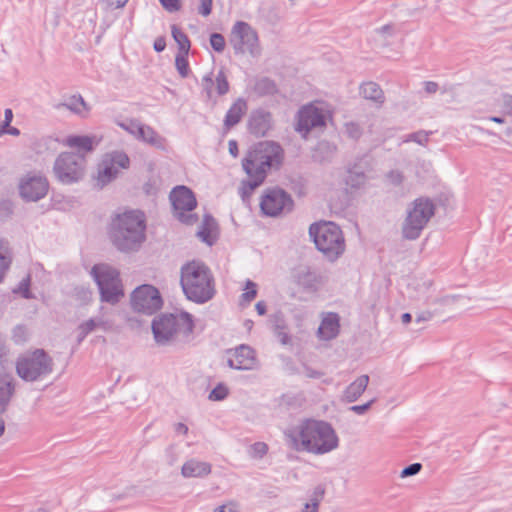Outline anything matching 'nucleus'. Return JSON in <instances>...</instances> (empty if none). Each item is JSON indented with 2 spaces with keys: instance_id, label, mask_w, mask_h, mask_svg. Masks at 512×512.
I'll return each mask as SVG.
<instances>
[{
  "instance_id": "63",
  "label": "nucleus",
  "mask_w": 512,
  "mask_h": 512,
  "mask_svg": "<svg viewBox=\"0 0 512 512\" xmlns=\"http://www.w3.org/2000/svg\"><path fill=\"white\" fill-rule=\"evenodd\" d=\"M4 122H3V126L2 128H7L9 127L11 121H12V118H13V113H12V110L11 109H6L5 110V113H4Z\"/></svg>"
},
{
  "instance_id": "20",
  "label": "nucleus",
  "mask_w": 512,
  "mask_h": 512,
  "mask_svg": "<svg viewBox=\"0 0 512 512\" xmlns=\"http://www.w3.org/2000/svg\"><path fill=\"white\" fill-rule=\"evenodd\" d=\"M294 281L303 289L317 291L324 283L325 277L308 266H299L293 272Z\"/></svg>"
},
{
  "instance_id": "17",
  "label": "nucleus",
  "mask_w": 512,
  "mask_h": 512,
  "mask_svg": "<svg viewBox=\"0 0 512 512\" xmlns=\"http://www.w3.org/2000/svg\"><path fill=\"white\" fill-rule=\"evenodd\" d=\"M49 184L45 177L27 174L19 182L20 196L26 201L36 202L46 196Z\"/></svg>"
},
{
  "instance_id": "64",
  "label": "nucleus",
  "mask_w": 512,
  "mask_h": 512,
  "mask_svg": "<svg viewBox=\"0 0 512 512\" xmlns=\"http://www.w3.org/2000/svg\"><path fill=\"white\" fill-rule=\"evenodd\" d=\"M228 149H229V153L233 156V157H237L238 155V144L235 140H230L228 142Z\"/></svg>"
},
{
  "instance_id": "46",
  "label": "nucleus",
  "mask_w": 512,
  "mask_h": 512,
  "mask_svg": "<svg viewBox=\"0 0 512 512\" xmlns=\"http://www.w3.org/2000/svg\"><path fill=\"white\" fill-rule=\"evenodd\" d=\"M30 287V276L27 275L25 278H23L17 288L13 290L14 293H21L23 298L25 299H31L33 296L29 290Z\"/></svg>"
},
{
  "instance_id": "55",
  "label": "nucleus",
  "mask_w": 512,
  "mask_h": 512,
  "mask_svg": "<svg viewBox=\"0 0 512 512\" xmlns=\"http://www.w3.org/2000/svg\"><path fill=\"white\" fill-rule=\"evenodd\" d=\"M161 5L168 12H177L181 9L180 0H159Z\"/></svg>"
},
{
  "instance_id": "39",
  "label": "nucleus",
  "mask_w": 512,
  "mask_h": 512,
  "mask_svg": "<svg viewBox=\"0 0 512 512\" xmlns=\"http://www.w3.org/2000/svg\"><path fill=\"white\" fill-rule=\"evenodd\" d=\"M257 295V284L251 280H247L245 284V292L241 295L240 304H249Z\"/></svg>"
},
{
  "instance_id": "21",
  "label": "nucleus",
  "mask_w": 512,
  "mask_h": 512,
  "mask_svg": "<svg viewBox=\"0 0 512 512\" xmlns=\"http://www.w3.org/2000/svg\"><path fill=\"white\" fill-rule=\"evenodd\" d=\"M272 126L270 112L263 109L252 111L248 121L249 131L257 137L264 136Z\"/></svg>"
},
{
  "instance_id": "36",
  "label": "nucleus",
  "mask_w": 512,
  "mask_h": 512,
  "mask_svg": "<svg viewBox=\"0 0 512 512\" xmlns=\"http://www.w3.org/2000/svg\"><path fill=\"white\" fill-rule=\"evenodd\" d=\"M171 29L172 37L178 44L179 52H184V54H188L190 50V41L187 35L176 25H173Z\"/></svg>"
},
{
  "instance_id": "58",
  "label": "nucleus",
  "mask_w": 512,
  "mask_h": 512,
  "mask_svg": "<svg viewBox=\"0 0 512 512\" xmlns=\"http://www.w3.org/2000/svg\"><path fill=\"white\" fill-rule=\"evenodd\" d=\"M213 85H214V80H213V78L211 77V74L205 75V76L202 78V87H203V89L205 90V92H206V94H207V97H208V98H211V97H212V88H213Z\"/></svg>"
},
{
  "instance_id": "59",
  "label": "nucleus",
  "mask_w": 512,
  "mask_h": 512,
  "mask_svg": "<svg viewBox=\"0 0 512 512\" xmlns=\"http://www.w3.org/2000/svg\"><path fill=\"white\" fill-rule=\"evenodd\" d=\"M128 0H105L108 8L120 9L127 4Z\"/></svg>"
},
{
  "instance_id": "2",
  "label": "nucleus",
  "mask_w": 512,
  "mask_h": 512,
  "mask_svg": "<svg viewBox=\"0 0 512 512\" xmlns=\"http://www.w3.org/2000/svg\"><path fill=\"white\" fill-rule=\"evenodd\" d=\"M283 159V150L275 142H260L250 149L242 160V168L249 177L243 180L239 194L243 202H248L250 196L265 180L272 168H278Z\"/></svg>"
},
{
  "instance_id": "53",
  "label": "nucleus",
  "mask_w": 512,
  "mask_h": 512,
  "mask_svg": "<svg viewBox=\"0 0 512 512\" xmlns=\"http://www.w3.org/2000/svg\"><path fill=\"white\" fill-rule=\"evenodd\" d=\"M422 469V465L420 463H413V464H410L409 466L405 467L401 473H400V477L401 478H406V477H409V476H413V475H416L418 474Z\"/></svg>"
},
{
  "instance_id": "9",
  "label": "nucleus",
  "mask_w": 512,
  "mask_h": 512,
  "mask_svg": "<svg viewBox=\"0 0 512 512\" xmlns=\"http://www.w3.org/2000/svg\"><path fill=\"white\" fill-rule=\"evenodd\" d=\"M84 153L62 152L53 164V175L60 183L71 185L81 181L86 174Z\"/></svg>"
},
{
  "instance_id": "50",
  "label": "nucleus",
  "mask_w": 512,
  "mask_h": 512,
  "mask_svg": "<svg viewBox=\"0 0 512 512\" xmlns=\"http://www.w3.org/2000/svg\"><path fill=\"white\" fill-rule=\"evenodd\" d=\"M429 133L425 131H418L412 134H409L404 142H416L419 145H425L428 141Z\"/></svg>"
},
{
  "instance_id": "28",
  "label": "nucleus",
  "mask_w": 512,
  "mask_h": 512,
  "mask_svg": "<svg viewBox=\"0 0 512 512\" xmlns=\"http://www.w3.org/2000/svg\"><path fill=\"white\" fill-rule=\"evenodd\" d=\"M65 145L71 148H76L77 151L75 153H84V157L86 158V154L91 152L94 148V145L98 143L95 137L90 136H69L65 139Z\"/></svg>"
},
{
  "instance_id": "7",
  "label": "nucleus",
  "mask_w": 512,
  "mask_h": 512,
  "mask_svg": "<svg viewBox=\"0 0 512 512\" xmlns=\"http://www.w3.org/2000/svg\"><path fill=\"white\" fill-rule=\"evenodd\" d=\"M52 357L43 349H35L18 357L16 361L17 375L27 382L40 381L53 371Z\"/></svg>"
},
{
  "instance_id": "31",
  "label": "nucleus",
  "mask_w": 512,
  "mask_h": 512,
  "mask_svg": "<svg viewBox=\"0 0 512 512\" xmlns=\"http://www.w3.org/2000/svg\"><path fill=\"white\" fill-rule=\"evenodd\" d=\"M337 151L335 144L328 141H320L313 151V159L317 162L324 163L332 160Z\"/></svg>"
},
{
  "instance_id": "38",
  "label": "nucleus",
  "mask_w": 512,
  "mask_h": 512,
  "mask_svg": "<svg viewBox=\"0 0 512 512\" xmlns=\"http://www.w3.org/2000/svg\"><path fill=\"white\" fill-rule=\"evenodd\" d=\"M432 286V280L427 277H414L409 287L418 294L425 293Z\"/></svg>"
},
{
  "instance_id": "56",
  "label": "nucleus",
  "mask_w": 512,
  "mask_h": 512,
  "mask_svg": "<svg viewBox=\"0 0 512 512\" xmlns=\"http://www.w3.org/2000/svg\"><path fill=\"white\" fill-rule=\"evenodd\" d=\"M212 3V0H200V4L197 9L198 13L203 17L209 16L212 11Z\"/></svg>"
},
{
  "instance_id": "51",
  "label": "nucleus",
  "mask_w": 512,
  "mask_h": 512,
  "mask_svg": "<svg viewBox=\"0 0 512 512\" xmlns=\"http://www.w3.org/2000/svg\"><path fill=\"white\" fill-rule=\"evenodd\" d=\"M365 182V175L364 173L360 172H354L349 171V175L347 177V183L350 184L353 187H357L362 185Z\"/></svg>"
},
{
  "instance_id": "4",
  "label": "nucleus",
  "mask_w": 512,
  "mask_h": 512,
  "mask_svg": "<svg viewBox=\"0 0 512 512\" xmlns=\"http://www.w3.org/2000/svg\"><path fill=\"white\" fill-rule=\"evenodd\" d=\"M180 284L186 297L196 303L207 302L215 293L213 276L200 261H191L182 266Z\"/></svg>"
},
{
  "instance_id": "18",
  "label": "nucleus",
  "mask_w": 512,
  "mask_h": 512,
  "mask_svg": "<svg viewBox=\"0 0 512 512\" xmlns=\"http://www.w3.org/2000/svg\"><path fill=\"white\" fill-rule=\"evenodd\" d=\"M227 364L236 370H252L257 365L255 351L248 345L242 344L226 352Z\"/></svg>"
},
{
  "instance_id": "43",
  "label": "nucleus",
  "mask_w": 512,
  "mask_h": 512,
  "mask_svg": "<svg viewBox=\"0 0 512 512\" xmlns=\"http://www.w3.org/2000/svg\"><path fill=\"white\" fill-rule=\"evenodd\" d=\"M344 133L347 135V137L357 140L362 135V128L357 122H346L344 124Z\"/></svg>"
},
{
  "instance_id": "37",
  "label": "nucleus",
  "mask_w": 512,
  "mask_h": 512,
  "mask_svg": "<svg viewBox=\"0 0 512 512\" xmlns=\"http://www.w3.org/2000/svg\"><path fill=\"white\" fill-rule=\"evenodd\" d=\"M273 327L274 333L278 337L281 344L287 345L290 342V337L287 333V326L285 324V321L280 315L275 316Z\"/></svg>"
},
{
  "instance_id": "61",
  "label": "nucleus",
  "mask_w": 512,
  "mask_h": 512,
  "mask_svg": "<svg viewBox=\"0 0 512 512\" xmlns=\"http://www.w3.org/2000/svg\"><path fill=\"white\" fill-rule=\"evenodd\" d=\"M424 89L428 94L436 93L438 90V84L433 81H427L425 82Z\"/></svg>"
},
{
  "instance_id": "35",
  "label": "nucleus",
  "mask_w": 512,
  "mask_h": 512,
  "mask_svg": "<svg viewBox=\"0 0 512 512\" xmlns=\"http://www.w3.org/2000/svg\"><path fill=\"white\" fill-rule=\"evenodd\" d=\"M11 251L8 242L0 240V282L11 264Z\"/></svg>"
},
{
  "instance_id": "22",
  "label": "nucleus",
  "mask_w": 512,
  "mask_h": 512,
  "mask_svg": "<svg viewBox=\"0 0 512 512\" xmlns=\"http://www.w3.org/2000/svg\"><path fill=\"white\" fill-rule=\"evenodd\" d=\"M340 330V317L337 313L328 312L322 314V320L317 331L321 340H332L336 338Z\"/></svg>"
},
{
  "instance_id": "41",
  "label": "nucleus",
  "mask_w": 512,
  "mask_h": 512,
  "mask_svg": "<svg viewBox=\"0 0 512 512\" xmlns=\"http://www.w3.org/2000/svg\"><path fill=\"white\" fill-rule=\"evenodd\" d=\"M187 56L188 54H184V52H178L175 57L176 69L183 78L187 77L189 73Z\"/></svg>"
},
{
  "instance_id": "32",
  "label": "nucleus",
  "mask_w": 512,
  "mask_h": 512,
  "mask_svg": "<svg viewBox=\"0 0 512 512\" xmlns=\"http://www.w3.org/2000/svg\"><path fill=\"white\" fill-rule=\"evenodd\" d=\"M325 490L321 486L316 487L305 499L301 512H319V506L324 498Z\"/></svg>"
},
{
  "instance_id": "15",
  "label": "nucleus",
  "mask_w": 512,
  "mask_h": 512,
  "mask_svg": "<svg viewBox=\"0 0 512 512\" xmlns=\"http://www.w3.org/2000/svg\"><path fill=\"white\" fill-rule=\"evenodd\" d=\"M131 304L137 312L153 314L161 308L162 298L154 286L145 284L133 291Z\"/></svg>"
},
{
  "instance_id": "1",
  "label": "nucleus",
  "mask_w": 512,
  "mask_h": 512,
  "mask_svg": "<svg viewBox=\"0 0 512 512\" xmlns=\"http://www.w3.org/2000/svg\"><path fill=\"white\" fill-rule=\"evenodd\" d=\"M287 445L297 452L323 455L339 445L333 427L324 421L305 420L284 433Z\"/></svg>"
},
{
  "instance_id": "42",
  "label": "nucleus",
  "mask_w": 512,
  "mask_h": 512,
  "mask_svg": "<svg viewBox=\"0 0 512 512\" xmlns=\"http://www.w3.org/2000/svg\"><path fill=\"white\" fill-rule=\"evenodd\" d=\"M218 95H225L229 91V83L223 70H219L214 80Z\"/></svg>"
},
{
  "instance_id": "57",
  "label": "nucleus",
  "mask_w": 512,
  "mask_h": 512,
  "mask_svg": "<svg viewBox=\"0 0 512 512\" xmlns=\"http://www.w3.org/2000/svg\"><path fill=\"white\" fill-rule=\"evenodd\" d=\"M375 401H376V399L373 398V399H371L370 401H368L365 404L351 406L349 408V410L354 412V413H356V414H358V415H363V414H365L370 409V407L372 406V404Z\"/></svg>"
},
{
  "instance_id": "3",
  "label": "nucleus",
  "mask_w": 512,
  "mask_h": 512,
  "mask_svg": "<svg viewBox=\"0 0 512 512\" xmlns=\"http://www.w3.org/2000/svg\"><path fill=\"white\" fill-rule=\"evenodd\" d=\"M146 218L139 210H127L111 221L109 237L114 247L124 253L136 252L146 240Z\"/></svg>"
},
{
  "instance_id": "27",
  "label": "nucleus",
  "mask_w": 512,
  "mask_h": 512,
  "mask_svg": "<svg viewBox=\"0 0 512 512\" xmlns=\"http://www.w3.org/2000/svg\"><path fill=\"white\" fill-rule=\"evenodd\" d=\"M247 111V103L243 98H238L226 113L224 126L227 130L238 124Z\"/></svg>"
},
{
  "instance_id": "19",
  "label": "nucleus",
  "mask_w": 512,
  "mask_h": 512,
  "mask_svg": "<svg viewBox=\"0 0 512 512\" xmlns=\"http://www.w3.org/2000/svg\"><path fill=\"white\" fill-rule=\"evenodd\" d=\"M113 323L110 321L105 313L103 312V308L98 315L93 316L87 320L82 321L76 328L77 344L82 343V341L86 338L87 335L96 331L107 332L112 329Z\"/></svg>"
},
{
  "instance_id": "16",
  "label": "nucleus",
  "mask_w": 512,
  "mask_h": 512,
  "mask_svg": "<svg viewBox=\"0 0 512 512\" xmlns=\"http://www.w3.org/2000/svg\"><path fill=\"white\" fill-rule=\"evenodd\" d=\"M292 205L293 201L290 195L280 188L265 190L260 202L262 212L271 217L278 216L284 211H290Z\"/></svg>"
},
{
  "instance_id": "24",
  "label": "nucleus",
  "mask_w": 512,
  "mask_h": 512,
  "mask_svg": "<svg viewBox=\"0 0 512 512\" xmlns=\"http://www.w3.org/2000/svg\"><path fill=\"white\" fill-rule=\"evenodd\" d=\"M369 380L370 378L367 374L358 376L345 388L342 393L341 400L346 403H353L357 401L367 389Z\"/></svg>"
},
{
  "instance_id": "14",
  "label": "nucleus",
  "mask_w": 512,
  "mask_h": 512,
  "mask_svg": "<svg viewBox=\"0 0 512 512\" xmlns=\"http://www.w3.org/2000/svg\"><path fill=\"white\" fill-rule=\"evenodd\" d=\"M129 163V157L123 152L106 154L97 167L96 185L103 188L118 176L121 169H127Z\"/></svg>"
},
{
  "instance_id": "26",
  "label": "nucleus",
  "mask_w": 512,
  "mask_h": 512,
  "mask_svg": "<svg viewBox=\"0 0 512 512\" xmlns=\"http://www.w3.org/2000/svg\"><path fill=\"white\" fill-rule=\"evenodd\" d=\"M137 131L136 139L141 140L158 149L165 148V139L161 137L152 127L141 123Z\"/></svg>"
},
{
  "instance_id": "52",
  "label": "nucleus",
  "mask_w": 512,
  "mask_h": 512,
  "mask_svg": "<svg viewBox=\"0 0 512 512\" xmlns=\"http://www.w3.org/2000/svg\"><path fill=\"white\" fill-rule=\"evenodd\" d=\"M212 512H239L238 504L235 501H227L216 506Z\"/></svg>"
},
{
  "instance_id": "12",
  "label": "nucleus",
  "mask_w": 512,
  "mask_h": 512,
  "mask_svg": "<svg viewBox=\"0 0 512 512\" xmlns=\"http://www.w3.org/2000/svg\"><path fill=\"white\" fill-rule=\"evenodd\" d=\"M230 44L236 54H249L252 57H259L261 47L256 30L247 22L237 21L230 34Z\"/></svg>"
},
{
  "instance_id": "8",
  "label": "nucleus",
  "mask_w": 512,
  "mask_h": 512,
  "mask_svg": "<svg viewBox=\"0 0 512 512\" xmlns=\"http://www.w3.org/2000/svg\"><path fill=\"white\" fill-rule=\"evenodd\" d=\"M435 205L425 197L415 199L407 208L406 217L402 223V235L407 240L417 239L430 219L435 214Z\"/></svg>"
},
{
  "instance_id": "34",
  "label": "nucleus",
  "mask_w": 512,
  "mask_h": 512,
  "mask_svg": "<svg viewBox=\"0 0 512 512\" xmlns=\"http://www.w3.org/2000/svg\"><path fill=\"white\" fill-rule=\"evenodd\" d=\"M61 106L80 116H86L88 113L87 104L80 95L68 97Z\"/></svg>"
},
{
  "instance_id": "5",
  "label": "nucleus",
  "mask_w": 512,
  "mask_h": 512,
  "mask_svg": "<svg viewBox=\"0 0 512 512\" xmlns=\"http://www.w3.org/2000/svg\"><path fill=\"white\" fill-rule=\"evenodd\" d=\"M193 330V321L188 313L162 314L152 322V332L158 345H169L187 338Z\"/></svg>"
},
{
  "instance_id": "23",
  "label": "nucleus",
  "mask_w": 512,
  "mask_h": 512,
  "mask_svg": "<svg viewBox=\"0 0 512 512\" xmlns=\"http://www.w3.org/2000/svg\"><path fill=\"white\" fill-rule=\"evenodd\" d=\"M212 465L209 462L191 458L185 461L181 467V475L184 478H204L211 474Z\"/></svg>"
},
{
  "instance_id": "40",
  "label": "nucleus",
  "mask_w": 512,
  "mask_h": 512,
  "mask_svg": "<svg viewBox=\"0 0 512 512\" xmlns=\"http://www.w3.org/2000/svg\"><path fill=\"white\" fill-rule=\"evenodd\" d=\"M268 452V445L264 442H256L248 449V454L253 459H261Z\"/></svg>"
},
{
  "instance_id": "44",
  "label": "nucleus",
  "mask_w": 512,
  "mask_h": 512,
  "mask_svg": "<svg viewBox=\"0 0 512 512\" xmlns=\"http://www.w3.org/2000/svg\"><path fill=\"white\" fill-rule=\"evenodd\" d=\"M385 181L388 185L400 187L404 182V175L399 170H391L385 175Z\"/></svg>"
},
{
  "instance_id": "48",
  "label": "nucleus",
  "mask_w": 512,
  "mask_h": 512,
  "mask_svg": "<svg viewBox=\"0 0 512 512\" xmlns=\"http://www.w3.org/2000/svg\"><path fill=\"white\" fill-rule=\"evenodd\" d=\"M210 45L216 52H223L225 49V39L219 33H213L210 36Z\"/></svg>"
},
{
  "instance_id": "33",
  "label": "nucleus",
  "mask_w": 512,
  "mask_h": 512,
  "mask_svg": "<svg viewBox=\"0 0 512 512\" xmlns=\"http://www.w3.org/2000/svg\"><path fill=\"white\" fill-rule=\"evenodd\" d=\"M14 390L15 386L12 380L0 378V415L6 411Z\"/></svg>"
},
{
  "instance_id": "10",
  "label": "nucleus",
  "mask_w": 512,
  "mask_h": 512,
  "mask_svg": "<svg viewBox=\"0 0 512 512\" xmlns=\"http://www.w3.org/2000/svg\"><path fill=\"white\" fill-rule=\"evenodd\" d=\"M332 118L331 106L322 101L311 102L301 107L297 114L296 131L304 138L313 129H323Z\"/></svg>"
},
{
  "instance_id": "6",
  "label": "nucleus",
  "mask_w": 512,
  "mask_h": 512,
  "mask_svg": "<svg viewBox=\"0 0 512 512\" xmlns=\"http://www.w3.org/2000/svg\"><path fill=\"white\" fill-rule=\"evenodd\" d=\"M309 234L319 251L329 260L334 261L345 250V241L342 231L338 225L332 222L312 224Z\"/></svg>"
},
{
  "instance_id": "30",
  "label": "nucleus",
  "mask_w": 512,
  "mask_h": 512,
  "mask_svg": "<svg viewBox=\"0 0 512 512\" xmlns=\"http://www.w3.org/2000/svg\"><path fill=\"white\" fill-rule=\"evenodd\" d=\"M396 35V26L393 23H387L372 31V39L382 47H388L390 40Z\"/></svg>"
},
{
  "instance_id": "11",
  "label": "nucleus",
  "mask_w": 512,
  "mask_h": 512,
  "mask_svg": "<svg viewBox=\"0 0 512 512\" xmlns=\"http://www.w3.org/2000/svg\"><path fill=\"white\" fill-rule=\"evenodd\" d=\"M91 275L96 281L101 301L111 304L117 303L123 296L119 272L108 264L94 265Z\"/></svg>"
},
{
  "instance_id": "62",
  "label": "nucleus",
  "mask_w": 512,
  "mask_h": 512,
  "mask_svg": "<svg viewBox=\"0 0 512 512\" xmlns=\"http://www.w3.org/2000/svg\"><path fill=\"white\" fill-rule=\"evenodd\" d=\"M165 47H166V42H165L164 38L159 37L154 41L155 51L162 52L165 49Z\"/></svg>"
},
{
  "instance_id": "13",
  "label": "nucleus",
  "mask_w": 512,
  "mask_h": 512,
  "mask_svg": "<svg viewBox=\"0 0 512 512\" xmlns=\"http://www.w3.org/2000/svg\"><path fill=\"white\" fill-rule=\"evenodd\" d=\"M175 217L184 224L192 225L197 217L192 211L197 205L196 198L186 186H177L170 193Z\"/></svg>"
},
{
  "instance_id": "25",
  "label": "nucleus",
  "mask_w": 512,
  "mask_h": 512,
  "mask_svg": "<svg viewBox=\"0 0 512 512\" xmlns=\"http://www.w3.org/2000/svg\"><path fill=\"white\" fill-rule=\"evenodd\" d=\"M360 95L369 101L375 103L377 107H381L385 102V94L379 84L373 81H367L359 87Z\"/></svg>"
},
{
  "instance_id": "54",
  "label": "nucleus",
  "mask_w": 512,
  "mask_h": 512,
  "mask_svg": "<svg viewBox=\"0 0 512 512\" xmlns=\"http://www.w3.org/2000/svg\"><path fill=\"white\" fill-rule=\"evenodd\" d=\"M165 458L166 462L172 466L174 465L178 460V453L177 448L175 445H170L165 449Z\"/></svg>"
},
{
  "instance_id": "45",
  "label": "nucleus",
  "mask_w": 512,
  "mask_h": 512,
  "mask_svg": "<svg viewBox=\"0 0 512 512\" xmlns=\"http://www.w3.org/2000/svg\"><path fill=\"white\" fill-rule=\"evenodd\" d=\"M229 393V389L223 383H219L209 394L208 398L211 401L224 400Z\"/></svg>"
},
{
  "instance_id": "29",
  "label": "nucleus",
  "mask_w": 512,
  "mask_h": 512,
  "mask_svg": "<svg viewBox=\"0 0 512 512\" xmlns=\"http://www.w3.org/2000/svg\"><path fill=\"white\" fill-rule=\"evenodd\" d=\"M217 223L210 215H205L203 222L197 231V236L206 244L212 245L216 239Z\"/></svg>"
},
{
  "instance_id": "60",
  "label": "nucleus",
  "mask_w": 512,
  "mask_h": 512,
  "mask_svg": "<svg viewBox=\"0 0 512 512\" xmlns=\"http://www.w3.org/2000/svg\"><path fill=\"white\" fill-rule=\"evenodd\" d=\"M457 300L455 295H446L436 300V303L441 305H451Z\"/></svg>"
},
{
  "instance_id": "49",
  "label": "nucleus",
  "mask_w": 512,
  "mask_h": 512,
  "mask_svg": "<svg viewBox=\"0 0 512 512\" xmlns=\"http://www.w3.org/2000/svg\"><path fill=\"white\" fill-rule=\"evenodd\" d=\"M141 122L134 119H129L124 122H121L119 125L122 129L127 131L129 134H131L133 137L136 138L137 130L139 129Z\"/></svg>"
},
{
  "instance_id": "47",
  "label": "nucleus",
  "mask_w": 512,
  "mask_h": 512,
  "mask_svg": "<svg viewBox=\"0 0 512 512\" xmlns=\"http://www.w3.org/2000/svg\"><path fill=\"white\" fill-rule=\"evenodd\" d=\"M432 313L429 311L421 312L414 320V331H421L425 328L424 324L432 319Z\"/></svg>"
}]
</instances>
